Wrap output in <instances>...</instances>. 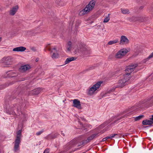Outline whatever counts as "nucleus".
Instances as JSON below:
<instances>
[{"mask_svg": "<svg viewBox=\"0 0 153 153\" xmlns=\"http://www.w3.org/2000/svg\"><path fill=\"white\" fill-rule=\"evenodd\" d=\"M137 66L136 64H132L127 67L125 70L126 74L121 76L119 80L116 87H122L129 83L130 79V74Z\"/></svg>", "mask_w": 153, "mask_h": 153, "instance_id": "f257e3e1", "label": "nucleus"}, {"mask_svg": "<svg viewBox=\"0 0 153 153\" xmlns=\"http://www.w3.org/2000/svg\"><path fill=\"white\" fill-rule=\"evenodd\" d=\"M102 82H98L92 86H91L87 89V94L88 95L92 96L96 94L99 90Z\"/></svg>", "mask_w": 153, "mask_h": 153, "instance_id": "f03ea898", "label": "nucleus"}, {"mask_svg": "<svg viewBox=\"0 0 153 153\" xmlns=\"http://www.w3.org/2000/svg\"><path fill=\"white\" fill-rule=\"evenodd\" d=\"M95 4V2L94 0L91 1L84 9L80 12L79 14L80 16H82L87 13L93 9Z\"/></svg>", "mask_w": 153, "mask_h": 153, "instance_id": "7ed1b4c3", "label": "nucleus"}, {"mask_svg": "<svg viewBox=\"0 0 153 153\" xmlns=\"http://www.w3.org/2000/svg\"><path fill=\"white\" fill-rule=\"evenodd\" d=\"M48 45L46 46L47 49L49 51H51V57L53 59H56L59 57V54L57 53V49L56 47H54L52 50L48 47Z\"/></svg>", "mask_w": 153, "mask_h": 153, "instance_id": "20e7f679", "label": "nucleus"}, {"mask_svg": "<svg viewBox=\"0 0 153 153\" xmlns=\"http://www.w3.org/2000/svg\"><path fill=\"white\" fill-rule=\"evenodd\" d=\"M81 49V53L85 55H88L91 53V52L90 48L87 47L86 46H82Z\"/></svg>", "mask_w": 153, "mask_h": 153, "instance_id": "39448f33", "label": "nucleus"}, {"mask_svg": "<svg viewBox=\"0 0 153 153\" xmlns=\"http://www.w3.org/2000/svg\"><path fill=\"white\" fill-rule=\"evenodd\" d=\"M2 62L7 65H10L12 63L13 60L12 58L10 56L3 58L2 60Z\"/></svg>", "mask_w": 153, "mask_h": 153, "instance_id": "423d86ee", "label": "nucleus"}, {"mask_svg": "<svg viewBox=\"0 0 153 153\" xmlns=\"http://www.w3.org/2000/svg\"><path fill=\"white\" fill-rule=\"evenodd\" d=\"M125 116V115L123 114L120 115H119L114 119L113 122L111 123V124H114L117 123L119 122L120 121V120H121V119L124 118Z\"/></svg>", "mask_w": 153, "mask_h": 153, "instance_id": "0eeeda50", "label": "nucleus"}, {"mask_svg": "<svg viewBox=\"0 0 153 153\" xmlns=\"http://www.w3.org/2000/svg\"><path fill=\"white\" fill-rule=\"evenodd\" d=\"M73 101V107L79 109L81 108V106L80 101L76 99H74Z\"/></svg>", "mask_w": 153, "mask_h": 153, "instance_id": "6e6552de", "label": "nucleus"}, {"mask_svg": "<svg viewBox=\"0 0 153 153\" xmlns=\"http://www.w3.org/2000/svg\"><path fill=\"white\" fill-rule=\"evenodd\" d=\"M19 8L18 5L14 6L10 8L9 11V14L11 16H13L16 13Z\"/></svg>", "mask_w": 153, "mask_h": 153, "instance_id": "1a4fd4ad", "label": "nucleus"}, {"mask_svg": "<svg viewBox=\"0 0 153 153\" xmlns=\"http://www.w3.org/2000/svg\"><path fill=\"white\" fill-rule=\"evenodd\" d=\"M129 40L125 36H121L120 41V44H126L128 43Z\"/></svg>", "mask_w": 153, "mask_h": 153, "instance_id": "9d476101", "label": "nucleus"}, {"mask_svg": "<svg viewBox=\"0 0 153 153\" xmlns=\"http://www.w3.org/2000/svg\"><path fill=\"white\" fill-rule=\"evenodd\" d=\"M98 136V133H95L91 135L88 137L87 140H85L86 143H89L94 138L97 137Z\"/></svg>", "mask_w": 153, "mask_h": 153, "instance_id": "9b49d317", "label": "nucleus"}, {"mask_svg": "<svg viewBox=\"0 0 153 153\" xmlns=\"http://www.w3.org/2000/svg\"><path fill=\"white\" fill-rule=\"evenodd\" d=\"M82 47H79L77 46H75L73 48L71 51H72L74 53L76 54L78 53H81Z\"/></svg>", "mask_w": 153, "mask_h": 153, "instance_id": "f8f14e48", "label": "nucleus"}, {"mask_svg": "<svg viewBox=\"0 0 153 153\" xmlns=\"http://www.w3.org/2000/svg\"><path fill=\"white\" fill-rule=\"evenodd\" d=\"M30 68V66L28 65H25L21 66L19 68L20 71L21 72H24Z\"/></svg>", "mask_w": 153, "mask_h": 153, "instance_id": "ddd939ff", "label": "nucleus"}, {"mask_svg": "<svg viewBox=\"0 0 153 153\" xmlns=\"http://www.w3.org/2000/svg\"><path fill=\"white\" fill-rule=\"evenodd\" d=\"M21 133V130H20L17 131V133L16 138L15 140V141L21 142V139L22 137Z\"/></svg>", "mask_w": 153, "mask_h": 153, "instance_id": "4468645a", "label": "nucleus"}, {"mask_svg": "<svg viewBox=\"0 0 153 153\" xmlns=\"http://www.w3.org/2000/svg\"><path fill=\"white\" fill-rule=\"evenodd\" d=\"M13 107H12L10 108V107L9 108H8V109H7V108H5V111L6 112V113L8 114H12L13 115H14L15 114V112L13 111Z\"/></svg>", "mask_w": 153, "mask_h": 153, "instance_id": "2eb2a0df", "label": "nucleus"}, {"mask_svg": "<svg viewBox=\"0 0 153 153\" xmlns=\"http://www.w3.org/2000/svg\"><path fill=\"white\" fill-rule=\"evenodd\" d=\"M26 49V48L25 47L22 46H20L14 48L13 49V51L18 52H23Z\"/></svg>", "mask_w": 153, "mask_h": 153, "instance_id": "dca6fc26", "label": "nucleus"}, {"mask_svg": "<svg viewBox=\"0 0 153 153\" xmlns=\"http://www.w3.org/2000/svg\"><path fill=\"white\" fill-rule=\"evenodd\" d=\"M20 143V142L15 141L14 150L15 152H17L19 150V145Z\"/></svg>", "mask_w": 153, "mask_h": 153, "instance_id": "f3484780", "label": "nucleus"}, {"mask_svg": "<svg viewBox=\"0 0 153 153\" xmlns=\"http://www.w3.org/2000/svg\"><path fill=\"white\" fill-rule=\"evenodd\" d=\"M129 51V49L123 48L119 50V53H120L122 54L124 56Z\"/></svg>", "mask_w": 153, "mask_h": 153, "instance_id": "a211bd4d", "label": "nucleus"}, {"mask_svg": "<svg viewBox=\"0 0 153 153\" xmlns=\"http://www.w3.org/2000/svg\"><path fill=\"white\" fill-rule=\"evenodd\" d=\"M114 90L111 89V90L108 91L105 93H102L101 94V96H102V97H106L110 96L111 92L113 91Z\"/></svg>", "mask_w": 153, "mask_h": 153, "instance_id": "6ab92c4d", "label": "nucleus"}, {"mask_svg": "<svg viewBox=\"0 0 153 153\" xmlns=\"http://www.w3.org/2000/svg\"><path fill=\"white\" fill-rule=\"evenodd\" d=\"M142 123L144 125H151L153 123V122L150 119V120H143Z\"/></svg>", "mask_w": 153, "mask_h": 153, "instance_id": "aec40b11", "label": "nucleus"}, {"mask_svg": "<svg viewBox=\"0 0 153 153\" xmlns=\"http://www.w3.org/2000/svg\"><path fill=\"white\" fill-rule=\"evenodd\" d=\"M41 91V89L40 88H38L32 91L31 92L33 95H37Z\"/></svg>", "mask_w": 153, "mask_h": 153, "instance_id": "412c9836", "label": "nucleus"}, {"mask_svg": "<svg viewBox=\"0 0 153 153\" xmlns=\"http://www.w3.org/2000/svg\"><path fill=\"white\" fill-rule=\"evenodd\" d=\"M76 59V58L75 57H71L68 58L66 59L65 62V64H67L71 62L74 61Z\"/></svg>", "mask_w": 153, "mask_h": 153, "instance_id": "4be33fe9", "label": "nucleus"}, {"mask_svg": "<svg viewBox=\"0 0 153 153\" xmlns=\"http://www.w3.org/2000/svg\"><path fill=\"white\" fill-rule=\"evenodd\" d=\"M7 74L9 76H8L10 77H14L17 75L15 72L14 71H8Z\"/></svg>", "mask_w": 153, "mask_h": 153, "instance_id": "5701e85b", "label": "nucleus"}, {"mask_svg": "<svg viewBox=\"0 0 153 153\" xmlns=\"http://www.w3.org/2000/svg\"><path fill=\"white\" fill-rule=\"evenodd\" d=\"M74 143L75 144L77 145V146H79L83 144L87 143L85 140H83L82 142H79V141L77 140H76V141L74 142Z\"/></svg>", "mask_w": 153, "mask_h": 153, "instance_id": "b1692460", "label": "nucleus"}, {"mask_svg": "<svg viewBox=\"0 0 153 153\" xmlns=\"http://www.w3.org/2000/svg\"><path fill=\"white\" fill-rule=\"evenodd\" d=\"M72 43L71 42L69 41L68 42L67 47V50L68 51H71L72 49L73 48L71 46Z\"/></svg>", "mask_w": 153, "mask_h": 153, "instance_id": "393cba45", "label": "nucleus"}, {"mask_svg": "<svg viewBox=\"0 0 153 153\" xmlns=\"http://www.w3.org/2000/svg\"><path fill=\"white\" fill-rule=\"evenodd\" d=\"M153 57V52L147 58L144 59L143 61V63H146V62L149 61V59L152 58Z\"/></svg>", "mask_w": 153, "mask_h": 153, "instance_id": "a878e982", "label": "nucleus"}, {"mask_svg": "<svg viewBox=\"0 0 153 153\" xmlns=\"http://www.w3.org/2000/svg\"><path fill=\"white\" fill-rule=\"evenodd\" d=\"M118 42V40L117 39H116L114 40L109 42L108 43V45H112Z\"/></svg>", "mask_w": 153, "mask_h": 153, "instance_id": "bb28decb", "label": "nucleus"}, {"mask_svg": "<svg viewBox=\"0 0 153 153\" xmlns=\"http://www.w3.org/2000/svg\"><path fill=\"white\" fill-rule=\"evenodd\" d=\"M123 56L122 54L120 53H119V51L116 54L115 57L116 58H122Z\"/></svg>", "mask_w": 153, "mask_h": 153, "instance_id": "cd10ccee", "label": "nucleus"}, {"mask_svg": "<svg viewBox=\"0 0 153 153\" xmlns=\"http://www.w3.org/2000/svg\"><path fill=\"white\" fill-rule=\"evenodd\" d=\"M121 11L122 13L124 14H128L129 13V10L127 9H121Z\"/></svg>", "mask_w": 153, "mask_h": 153, "instance_id": "c85d7f7f", "label": "nucleus"}, {"mask_svg": "<svg viewBox=\"0 0 153 153\" xmlns=\"http://www.w3.org/2000/svg\"><path fill=\"white\" fill-rule=\"evenodd\" d=\"M144 117L143 115H139L134 117V120L135 121L139 120Z\"/></svg>", "mask_w": 153, "mask_h": 153, "instance_id": "c756f323", "label": "nucleus"}, {"mask_svg": "<svg viewBox=\"0 0 153 153\" xmlns=\"http://www.w3.org/2000/svg\"><path fill=\"white\" fill-rule=\"evenodd\" d=\"M110 19V14H108L107 16L105 17L103 21L104 22H107Z\"/></svg>", "mask_w": 153, "mask_h": 153, "instance_id": "7c9ffc66", "label": "nucleus"}, {"mask_svg": "<svg viewBox=\"0 0 153 153\" xmlns=\"http://www.w3.org/2000/svg\"><path fill=\"white\" fill-rule=\"evenodd\" d=\"M56 3L57 4L59 5V6H62L63 4L62 2V0H56Z\"/></svg>", "mask_w": 153, "mask_h": 153, "instance_id": "2f4dec72", "label": "nucleus"}, {"mask_svg": "<svg viewBox=\"0 0 153 153\" xmlns=\"http://www.w3.org/2000/svg\"><path fill=\"white\" fill-rule=\"evenodd\" d=\"M117 135V134H111V135H110L109 136H108V137H109V139H112V138H113L115 136Z\"/></svg>", "mask_w": 153, "mask_h": 153, "instance_id": "473e14b6", "label": "nucleus"}, {"mask_svg": "<svg viewBox=\"0 0 153 153\" xmlns=\"http://www.w3.org/2000/svg\"><path fill=\"white\" fill-rule=\"evenodd\" d=\"M81 22L79 20H78L76 21V26L77 27L80 24Z\"/></svg>", "mask_w": 153, "mask_h": 153, "instance_id": "72a5a7b5", "label": "nucleus"}, {"mask_svg": "<svg viewBox=\"0 0 153 153\" xmlns=\"http://www.w3.org/2000/svg\"><path fill=\"white\" fill-rule=\"evenodd\" d=\"M105 126V125L104 124H103L101 125H100L99 127V128H103Z\"/></svg>", "mask_w": 153, "mask_h": 153, "instance_id": "f704fd0d", "label": "nucleus"}, {"mask_svg": "<svg viewBox=\"0 0 153 153\" xmlns=\"http://www.w3.org/2000/svg\"><path fill=\"white\" fill-rule=\"evenodd\" d=\"M109 137H107L105 138H103L102 140V141H105L107 139H109Z\"/></svg>", "mask_w": 153, "mask_h": 153, "instance_id": "c9c22d12", "label": "nucleus"}, {"mask_svg": "<svg viewBox=\"0 0 153 153\" xmlns=\"http://www.w3.org/2000/svg\"><path fill=\"white\" fill-rule=\"evenodd\" d=\"M42 131H39L36 133V134L37 135H39L42 133Z\"/></svg>", "mask_w": 153, "mask_h": 153, "instance_id": "e433bc0d", "label": "nucleus"}, {"mask_svg": "<svg viewBox=\"0 0 153 153\" xmlns=\"http://www.w3.org/2000/svg\"><path fill=\"white\" fill-rule=\"evenodd\" d=\"M49 150L48 149H46L44 152L43 153H48Z\"/></svg>", "mask_w": 153, "mask_h": 153, "instance_id": "4c0bfd02", "label": "nucleus"}, {"mask_svg": "<svg viewBox=\"0 0 153 153\" xmlns=\"http://www.w3.org/2000/svg\"><path fill=\"white\" fill-rule=\"evenodd\" d=\"M17 111H18V112H20V111H21V109L20 108H17Z\"/></svg>", "mask_w": 153, "mask_h": 153, "instance_id": "58836bf2", "label": "nucleus"}, {"mask_svg": "<svg viewBox=\"0 0 153 153\" xmlns=\"http://www.w3.org/2000/svg\"><path fill=\"white\" fill-rule=\"evenodd\" d=\"M0 153H3V152L2 150L0 148Z\"/></svg>", "mask_w": 153, "mask_h": 153, "instance_id": "ea45409f", "label": "nucleus"}, {"mask_svg": "<svg viewBox=\"0 0 153 153\" xmlns=\"http://www.w3.org/2000/svg\"><path fill=\"white\" fill-rule=\"evenodd\" d=\"M61 134L63 136H65V134L64 133H63L62 131L61 132Z\"/></svg>", "mask_w": 153, "mask_h": 153, "instance_id": "a19ab883", "label": "nucleus"}, {"mask_svg": "<svg viewBox=\"0 0 153 153\" xmlns=\"http://www.w3.org/2000/svg\"><path fill=\"white\" fill-rule=\"evenodd\" d=\"M150 119L152 120V121L153 122V115H152V118H150Z\"/></svg>", "mask_w": 153, "mask_h": 153, "instance_id": "79ce46f5", "label": "nucleus"}, {"mask_svg": "<svg viewBox=\"0 0 153 153\" xmlns=\"http://www.w3.org/2000/svg\"><path fill=\"white\" fill-rule=\"evenodd\" d=\"M39 58H36V62H37L39 61Z\"/></svg>", "mask_w": 153, "mask_h": 153, "instance_id": "37998d69", "label": "nucleus"}, {"mask_svg": "<svg viewBox=\"0 0 153 153\" xmlns=\"http://www.w3.org/2000/svg\"><path fill=\"white\" fill-rule=\"evenodd\" d=\"M79 148H78V149H76L74 150V151H76L78 150H79Z\"/></svg>", "mask_w": 153, "mask_h": 153, "instance_id": "c03bdc74", "label": "nucleus"}, {"mask_svg": "<svg viewBox=\"0 0 153 153\" xmlns=\"http://www.w3.org/2000/svg\"><path fill=\"white\" fill-rule=\"evenodd\" d=\"M1 39H2V38H1V37H0V42H1Z\"/></svg>", "mask_w": 153, "mask_h": 153, "instance_id": "a18cd8bd", "label": "nucleus"}, {"mask_svg": "<svg viewBox=\"0 0 153 153\" xmlns=\"http://www.w3.org/2000/svg\"><path fill=\"white\" fill-rule=\"evenodd\" d=\"M80 124L81 125L83 126V125H82V123H80Z\"/></svg>", "mask_w": 153, "mask_h": 153, "instance_id": "49530a36", "label": "nucleus"}, {"mask_svg": "<svg viewBox=\"0 0 153 153\" xmlns=\"http://www.w3.org/2000/svg\"><path fill=\"white\" fill-rule=\"evenodd\" d=\"M134 109V107H132V109H131V110H133Z\"/></svg>", "mask_w": 153, "mask_h": 153, "instance_id": "de8ad7c7", "label": "nucleus"}, {"mask_svg": "<svg viewBox=\"0 0 153 153\" xmlns=\"http://www.w3.org/2000/svg\"><path fill=\"white\" fill-rule=\"evenodd\" d=\"M14 83H11L10 84V85H12V84H13Z\"/></svg>", "mask_w": 153, "mask_h": 153, "instance_id": "09e8293b", "label": "nucleus"}, {"mask_svg": "<svg viewBox=\"0 0 153 153\" xmlns=\"http://www.w3.org/2000/svg\"><path fill=\"white\" fill-rule=\"evenodd\" d=\"M82 120H84V118H82Z\"/></svg>", "mask_w": 153, "mask_h": 153, "instance_id": "8fccbe9b", "label": "nucleus"}, {"mask_svg": "<svg viewBox=\"0 0 153 153\" xmlns=\"http://www.w3.org/2000/svg\"><path fill=\"white\" fill-rule=\"evenodd\" d=\"M91 126H89V127L90 128V127H91Z\"/></svg>", "mask_w": 153, "mask_h": 153, "instance_id": "3c124183", "label": "nucleus"}, {"mask_svg": "<svg viewBox=\"0 0 153 153\" xmlns=\"http://www.w3.org/2000/svg\"><path fill=\"white\" fill-rule=\"evenodd\" d=\"M56 137V136H55L54 137ZM53 138H54V137H53Z\"/></svg>", "mask_w": 153, "mask_h": 153, "instance_id": "603ef678", "label": "nucleus"}, {"mask_svg": "<svg viewBox=\"0 0 153 153\" xmlns=\"http://www.w3.org/2000/svg\"><path fill=\"white\" fill-rule=\"evenodd\" d=\"M82 153H85V152H83Z\"/></svg>", "mask_w": 153, "mask_h": 153, "instance_id": "864d4df0", "label": "nucleus"}]
</instances>
